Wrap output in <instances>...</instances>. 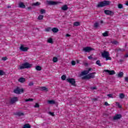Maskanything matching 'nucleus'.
Listing matches in <instances>:
<instances>
[{"label":"nucleus","mask_w":128,"mask_h":128,"mask_svg":"<svg viewBox=\"0 0 128 128\" xmlns=\"http://www.w3.org/2000/svg\"><path fill=\"white\" fill-rule=\"evenodd\" d=\"M110 0H104L100 2L97 5V8H104V6H110Z\"/></svg>","instance_id":"f257e3e1"},{"label":"nucleus","mask_w":128,"mask_h":128,"mask_svg":"<svg viewBox=\"0 0 128 128\" xmlns=\"http://www.w3.org/2000/svg\"><path fill=\"white\" fill-rule=\"evenodd\" d=\"M101 56L103 58H106V60H112V57L110 56V52L104 50L101 54Z\"/></svg>","instance_id":"f03ea898"},{"label":"nucleus","mask_w":128,"mask_h":128,"mask_svg":"<svg viewBox=\"0 0 128 128\" xmlns=\"http://www.w3.org/2000/svg\"><path fill=\"white\" fill-rule=\"evenodd\" d=\"M32 68V64H30L28 62H26L21 64L18 67V70H24V68Z\"/></svg>","instance_id":"7ed1b4c3"},{"label":"nucleus","mask_w":128,"mask_h":128,"mask_svg":"<svg viewBox=\"0 0 128 128\" xmlns=\"http://www.w3.org/2000/svg\"><path fill=\"white\" fill-rule=\"evenodd\" d=\"M96 72H94L92 73H90L83 77H82V80H90V78H94V74H96Z\"/></svg>","instance_id":"20e7f679"},{"label":"nucleus","mask_w":128,"mask_h":128,"mask_svg":"<svg viewBox=\"0 0 128 128\" xmlns=\"http://www.w3.org/2000/svg\"><path fill=\"white\" fill-rule=\"evenodd\" d=\"M66 81L74 86H76V80L74 78H68L66 79Z\"/></svg>","instance_id":"39448f33"},{"label":"nucleus","mask_w":128,"mask_h":128,"mask_svg":"<svg viewBox=\"0 0 128 128\" xmlns=\"http://www.w3.org/2000/svg\"><path fill=\"white\" fill-rule=\"evenodd\" d=\"M82 50L85 52H90L92 50H94V48H92V47L86 46L83 48Z\"/></svg>","instance_id":"423d86ee"},{"label":"nucleus","mask_w":128,"mask_h":128,"mask_svg":"<svg viewBox=\"0 0 128 128\" xmlns=\"http://www.w3.org/2000/svg\"><path fill=\"white\" fill-rule=\"evenodd\" d=\"M47 2L49 6H56L57 4H62V2L56 1H47Z\"/></svg>","instance_id":"0eeeda50"},{"label":"nucleus","mask_w":128,"mask_h":128,"mask_svg":"<svg viewBox=\"0 0 128 128\" xmlns=\"http://www.w3.org/2000/svg\"><path fill=\"white\" fill-rule=\"evenodd\" d=\"M14 94H20V92H24V89L23 88H17L15 90H14Z\"/></svg>","instance_id":"6e6552de"},{"label":"nucleus","mask_w":128,"mask_h":128,"mask_svg":"<svg viewBox=\"0 0 128 128\" xmlns=\"http://www.w3.org/2000/svg\"><path fill=\"white\" fill-rule=\"evenodd\" d=\"M104 13L106 16H114V12L110 10H104Z\"/></svg>","instance_id":"1a4fd4ad"},{"label":"nucleus","mask_w":128,"mask_h":128,"mask_svg":"<svg viewBox=\"0 0 128 128\" xmlns=\"http://www.w3.org/2000/svg\"><path fill=\"white\" fill-rule=\"evenodd\" d=\"M18 101V98L16 96H14L12 98H11L10 100V103L12 104H15V102H16Z\"/></svg>","instance_id":"9d476101"},{"label":"nucleus","mask_w":128,"mask_h":128,"mask_svg":"<svg viewBox=\"0 0 128 128\" xmlns=\"http://www.w3.org/2000/svg\"><path fill=\"white\" fill-rule=\"evenodd\" d=\"M105 72H108L110 76H114V74H116V72L114 70H104Z\"/></svg>","instance_id":"9b49d317"},{"label":"nucleus","mask_w":128,"mask_h":128,"mask_svg":"<svg viewBox=\"0 0 128 128\" xmlns=\"http://www.w3.org/2000/svg\"><path fill=\"white\" fill-rule=\"evenodd\" d=\"M20 50L21 52H28V47H25L24 45H21L20 47Z\"/></svg>","instance_id":"f8f14e48"},{"label":"nucleus","mask_w":128,"mask_h":128,"mask_svg":"<svg viewBox=\"0 0 128 128\" xmlns=\"http://www.w3.org/2000/svg\"><path fill=\"white\" fill-rule=\"evenodd\" d=\"M120 118H122V114H116V116H114L113 118V120H120Z\"/></svg>","instance_id":"ddd939ff"},{"label":"nucleus","mask_w":128,"mask_h":128,"mask_svg":"<svg viewBox=\"0 0 128 128\" xmlns=\"http://www.w3.org/2000/svg\"><path fill=\"white\" fill-rule=\"evenodd\" d=\"M61 10H68V7L67 4H64L61 8Z\"/></svg>","instance_id":"4468645a"},{"label":"nucleus","mask_w":128,"mask_h":128,"mask_svg":"<svg viewBox=\"0 0 128 128\" xmlns=\"http://www.w3.org/2000/svg\"><path fill=\"white\" fill-rule=\"evenodd\" d=\"M19 8H26V5L24 4L22 2H20L18 4Z\"/></svg>","instance_id":"2eb2a0df"},{"label":"nucleus","mask_w":128,"mask_h":128,"mask_svg":"<svg viewBox=\"0 0 128 128\" xmlns=\"http://www.w3.org/2000/svg\"><path fill=\"white\" fill-rule=\"evenodd\" d=\"M22 128H32V126L30 124H26L23 126V127Z\"/></svg>","instance_id":"dca6fc26"},{"label":"nucleus","mask_w":128,"mask_h":128,"mask_svg":"<svg viewBox=\"0 0 128 128\" xmlns=\"http://www.w3.org/2000/svg\"><path fill=\"white\" fill-rule=\"evenodd\" d=\"M19 82H26V78H20L18 79Z\"/></svg>","instance_id":"f3484780"},{"label":"nucleus","mask_w":128,"mask_h":128,"mask_svg":"<svg viewBox=\"0 0 128 128\" xmlns=\"http://www.w3.org/2000/svg\"><path fill=\"white\" fill-rule=\"evenodd\" d=\"M52 30L53 32L56 33V32H58V28H54L52 29Z\"/></svg>","instance_id":"a211bd4d"},{"label":"nucleus","mask_w":128,"mask_h":128,"mask_svg":"<svg viewBox=\"0 0 128 128\" xmlns=\"http://www.w3.org/2000/svg\"><path fill=\"white\" fill-rule=\"evenodd\" d=\"M16 116H24V114L22 112H17L15 114Z\"/></svg>","instance_id":"6ab92c4d"},{"label":"nucleus","mask_w":128,"mask_h":128,"mask_svg":"<svg viewBox=\"0 0 128 128\" xmlns=\"http://www.w3.org/2000/svg\"><path fill=\"white\" fill-rule=\"evenodd\" d=\"M124 76V72H120L118 74V78H122Z\"/></svg>","instance_id":"aec40b11"},{"label":"nucleus","mask_w":128,"mask_h":128,"mask_svg":"<svg viewBox=\"0 0 128 128\" xmlns=\"http://www.w3.org/2000/svg\"><path fill=\"white\" fill-rule=\"evenodd\" d=\"M40 90H42V91L45 90V92H48V88L46 87H44V86L40 87Z\"/></svg>","instance_id":"412c9836"},{"label":"nucleus","mask_w":128,"mask_h":128,"mask_svg":"<svg viewBox=\"0 0 128 128\" xmlns=\"http://www.w3.org/2000/svg\"><path fill=\"white\" fill-rule=\"evenodd\" d=\"M82 76H86V74H88V70H84L82 72Z\"/></svg>","instance_id":"4be33fe9"},{"label":"nucleus","mask_w":128,"mask_h":128,"mask_svg":"<svg viewBox=\"0 0 128 128\" xmlns=\"http://www.w3.org/2000/svg\"><path fill=\"white\" fill-rule=\"evenodd\" d=\"M48 102L49 104H56V102L54 100H48Z\"/></svg>","instance_id":"5701e85b"},{"label":"nucleus","mask_w":128,"mask_h":128,"mask_svg":"<svg viewBox=\"0 0 128 128\" xmlns=\"http://www.w3.org/2000/svg\"><path fill=\"white\" fill-rule=\"evenodd\" d=\"M74 26H80V23L78 22H76L74 23Z\"/></svg>","instance_id":"b1692460"},{"label":"nucleus","mask_w":128,"mask_h":128,"mask_svg":"<svg viewBox=\"0 0 128 128\" xmlns=\"http://www.w3.org/2000/svg\"><path fill=\"white\" fill-rule=\"evenodd\" d=\"M36 70L40 72L42 70V67L40 66H36Z\"/></svg>","instance_id":"393cba45"},{"label":"nucleus","mask_w":128,"mask_h":128,"mask_svg":"<svg viewBox=\"0 0 128 128\" xmlns=\"http://www.w3.org/2000/svg\"><path fill=\"white\" fill-rule=\"evenodd\" d=\"M58 58L56 57H54L52 58L53 62H58Z\"/></svg>","instance_id":"a878e982"},{"label":"nucleus","mask_w":128,"mask_h":128,"mask_svg":"<svg viewBox=\"0 0 128 128\" xmlns=\"http://www.w3.org/2000/svg\"><path fill=\"white\" fill-rule=\"evenodd\" d=\"M124 96H126L123 93H121L120 94V98L121 99L124 98Z\"/></svg>","instance_id":"bb28decb"},{"label":"nucleus","mask_w":128,"mask_h":128,"mask_svg":"<svg viewBox=\"0 0 128 128\" xmlns=\"http://www.w3.org/2000/svg\"><path fill=\"white\" fill-rule=\"evenodd\" d=\"M96 64H97L98 66H102V64L100 63V60H98L96 62Z\"/></svg>","instance_id":"cd10ccee"},{"label":"nucleus","mask_w":128,"mask_h":128,"mask_svg":"<svg viewBox=\"0 0 128 128\" xmlns=\"http://www.w3.org/2000/svg\"><path fill=\"white\" fill-rule=\"evenodd\" d=\"M102 35L104 37L108 36V32H105L102 33Z\"/></svg>","instance_id":"c85d7f7f"},{"label":"nucleus","mask_w":128,"mask_h":128,"mask_svg":"<svg viewBox=\"0 0 128 128\" xmlns=\"http://www.w3.org/2000/svg\"><path fill=\"white\" fill-rule=\"evenodd\" d=\"M46 32H48L52 30V28L48 27L45 29Z\"/></svg>","instance_id":"c756f323"},{"label":"nucleus","mask_w":128,"mask_h":128,"mask_svg":"<svg viewBox=\"0 0 128 128\" xmlns=\"http://www.w3.org/2000/svg\"><path fill=\"white\" fill-rule=\"evenodd\" d=\"M40 12L42 14H46V10L44 9H41L40 10Z\"/></svg>","instance_id":"7c9ffc66"},{"label":"nucleus","mask_w":128,"mask_h":128,"mask_svg":"<svg viewBox=\"0 0 128 128\" xmlns=\"http://www.w3.org/2000/svg\"><path fill=\"white\" fill-rule=\"evenodd\" d=\"M48 42L49 44H52L53 42L52 38H50L49 39H48Z\"/></svg>","instance_id":"2f4dec72"},{"label":"nucleus","mask_w":128,"mask_h":128,"mask_svg":"<svg viewBox=\"0 0 128 128\" xmlns=\"http://www.w3.org/2000/svg\"><path fill=\"white\" fill-rule=\"evenodd\" d=\"M44 18V16L42 15H40L38 16V20H42Z\"/></svg>","instance_id":"473e14b6"},{"label":"nucleus","mask_w":128,"mask_h":128,"mask_svg":"<svg viewBox=\"0 0 128 128\" xmlns=\"http://www.w3.org/2000/svg\"><path fill=\"white\" fill-rule=\"evenodd\" d=\"M61 78L62 80H66V75H62L61 76Z\"/></svg>","instance_id":"72a5a7b5"},{"label":"nucleus","mask_w":128,"mask_h":128,"mask_svg":"<svg viewBox=\"0 0 128 128\" xmlns=\"http://www.w3.org/2000/svg\"><path fill=\"white\" fill-rule=\"evenodd\" d=\"M118 52H124L126 50H124V48H119L118 49Z\"/></svg>","instance_id":"f704fd0d"},{"label":"nucleus","mask_w":128,"mask_h":128,"mask_svg":"<svg viewBox=\"0 0 128 128\" xmlns=\"http://www.w3.org/2000/svg\"><path fill=\"white\" fill-rule=\"evenodd\" d=\"M33 100H34V99L29 98L28 99H26L25 100V102H32Z\"/></svg>","instance_id":"c9c22d12"},{"label":"nucleus","mask_w":128,"mask_h":128,"mask_svg":"<svg viewBox=\"0 0 128 128\" xmlns=\"http://www.w3.org/2000/svg\"><path fill=\"white\" fill-rule=\"evenodd\" d=\"M34 108H40V104H38V103H36L35 105L34 106Z\"/></svg>","instance_id":"e433bc0d"},{"label":"nucleus","mask_w":128,"mask_h":128,"mask_svg":"<svg viewBox=\"0 0 128 128\" xmlns=\"http://www.w3.org/2000/svg\"><path fill=\"white\" fill-rule=\"evenodd\" d=\"M116 104L117 106H118V107L120 108H122V106H120V103L118 102H116Z\"/></svg>","instance_id":"4c0bfd02"},{"label":"nucleus","mask_w":128,"mask_h":128,"mask_svg":"<svg viewBox=\"0 0 128 128\" xmlns=\"http://www.w3.org/2000/svg\"><path fill=\"white\" fill-rule=\"evenodd\" d=\"M8 58L7 57H2V60H4V62L7 60Z\"/></svg>","instance_id":"58836bf2"},{"label":"nucleus","mask_w":128,"mask_h":128,"mask_svg":"<svg viewBox=\"0 0 128 128\" xmlns=\"http://www.w3.org/2000/svg\"><path fill=\"white\" fill-rule=\"evenodd\" d=\"M94 28H98V22H96L94 24Z\"/></svg>","instance_id":"ea45409f"},{"label":"nucleus","mask_w":128,"mask_h":128,"mask_svg":"<svg viewBox=\"0 0 128 128\" xmlns=\"http://www.w3.org/2000/svg\"><path fill=\"white\" fill-rule=\"evenodd\" d=\"M4 71H2V70H0V76H4Z\"/></svg>","instance_id":"a19ab883"},{"label":"nucleus","mask_w":128,"mask_h":128,"mask_svg":"<svg viewBox=\"0 0 128 128\" xmlns=\"http://www.w3.org/2000/svg\"><path fill=\"white\" fill-rule=\"evenodd\" d=\"M71 64H72V66H76V61H74V60L72 61Z\"/></svg>","instance_id":"79ce46f5"},{"label":"nucleus","mask_w":128,"mask_h":128,"mask_svg":"<svg viewBox=\"0 0 128 128\" xmlns=\"http://www.w3.org/2000/svg\"><path fill=\"white\" fill-rule=\"evenodd\" d=\"M28 86H34V82H30L28 84Z\"/></svg>","instance_id":"37998d69"},{"label":"nucleus","mask_w":128,"mask_h":128,"mask_svg":"<svg viewBox=\"0 0 128 128\" xmlns=\"http://www.w3.org/2000/svg\"><path fill=\"white\" fill-rule=\"evenodd\" d=\"M118 8H123L122 5V4H118Z\"/></svg>","instance_id":"c03bdc74"},{"label":"nucleus","mask_w":128,"mask_h":128,"mask_svg":"<svg viewBox=\"0 0 128 128\" xmlns=\"http://www.w3.org/2000/svg\"><path fill=\"white\" fill-rule=\"evenodd\" d=\"M108 96V98H112L114 97L112 96V94H108L107 95Z\"/></svg>","instance_id":"a18cd8bd"},{"label":"nucleus","mask_w":128,"mask_h":128,"mask_svg":"<svg viewBox=\"0 0 128 128\" xmlns=\"http://www.w3.org/2000/svg\"><path fill=\"white\" fill-rule=\"evenodd\" d=\"M49 114H50V116H54V112H50Z\"/></svg>","instance_id":"49530a36"},{"label":"nucleus","mask_w":128,"mask_h":128,"mask_svg":"<svg viewBox=\"0 0 128 128\" xmlns=\"http://www.w3.org/2000/svg\"><path fill=\"white\" fill-rule=\"evenodd\" d=\"M40 4L38 2H36L35 4H34V6H40Z\"/></svg>","instance_id":"de8ad7c7"},{"label":"nucleus","mask_w":128,"mask_h":128,"mask_svg":"<svg viewBox=\"0 0 128 128\" xmlns=\"http://www.w3.org/2000/svg\"><path fill=\"white\" fill-rule=\"evenodd\" d=\"M90 70H92V68H89L88 69V70H87V72H88V73H89L90 72Z\"/></svg>","instance_id":"09e8293b"},{"label":"nucleus","mask_w":128,"mask_h":128,"mask_svg":"<svg viewBox=\"0 0 128 128\" xmlns=\"http://www.w3.org/2000/svg\"><path fill=\"white\" fill-rule=\"evenodd\" d=\"M124 80H125V82H128V76L125 77Z\"/></svg>","instance_id":"8fccbe9b"},{"label":"nucleus","mask_w":128,"mask_h":128,"mask_svg":"<svg viewBox=\"0 0 128 128\" xmlns=\"http://www.w3.org/2000/svg\"><path fill=\"white\" fill-rule=\"evenodd\" d=\"M104 106H110V104H108V102H106L104 103Z\"/></svg>","instance_id":"3c124183"},{"label":"nucleus","mask_w":128,"mask_h":128,"mask_svg":"<svg viewBox=\"0 0 128 128\" xmlns=\"http://www.w3.org/2000/svg\"><path fill=\"white\" fill-rule=\"evenodd\" d=\"M27 10H32V7L31 6L28 7Z\"/></svg>","instance_id":"603ef678"},{"label":"nucleus","mask_w":128,"mask_h":128,"mask_svg":"<svg viewBox=\"0 0 128 128\" xmlns=\"http://www.w3.org/2000/svg\"><path fill=\"white\" fill-rule=\"evenodd\" d=\"M88 60H92V56H88Z\"/></svg>","instance_id":"864d4df0"},{"label":"nucleus","mask_w":128,"mask_h":128,"mask_svg":"<svg viewBox=\"0 0 128 128\" xmlns=\"http://www.w3.org/2000/svg\"><path fill=\"white\" fill-rule=\"evenodd\" d=\"M113 44H118V41L116 40L114 41Z\"/></svg>","instance_id":"5fc2aeb1"},{"label":"nucleus","mask_w":128,"mask_h":128,"mask_svg":"<svg viewBox=\"0 0 128 128\" xmlns=\"http://www.w3.org/2000/svg\"><path fill=\"white\" fill-rule=\"evenodd\" d=\"M91 90H96V86L92 87V88H91Z\"/></svg>","instance_id":"6e6d98bb"},{"label":"nucleus","mask_w":128,"mask_h":128,"mask_svg":"<svg viewBox=\"0 0 128 128\" xmlns=\"http://www.w3.org/2000/svg\"><path fill=\"white\" fill-rule=\"evenodd\" d=\"M124 56V58H128V53L126 54Z\"/></svg>","instance_id":"4d7b16f0"},{"label":"nucleus","mask_w":128,"mask_h":128,"mask_svg":"<svg viewBox=\"0 0 128 128\" xmlns=\"http://www.w3.org/2000/svg\"><path fill=\"white\" fill-rule=\"evenodd\" d=\"M66 36L68 38L69 36H70V34H66Z\"/></svg>","instance_id":"13d9d810"},{"label":"nucleus","mask_w":128,"mask_h":128,"mask_svg":"<svg viewBox=\"0 0 128 128\" xmlns=\"http://www.w3.org/2000/svg\"><path fill=\"white\" fill-rule=\"evenodd\" d=\"M120 62H124V60L120 59Z\"/></svg>","instance_id":"bf43d9fd"},{"label":"nucleus","mask_w":128,"mask_h":128,"mask_svg":"<svg viewBox=\"0 0 128 128\" xmlns=\"http://www.w3.org/2000/svg\"><path fill=\"white\" fill-rule=\"evenodd\" d=\"M100 24H104V21L101 20V21H100Z\"/></svg>","instance_id":"052dcab7"},{"label":"nucleus","mask_w":128,"mask_h":128,"mask_svg":"<svg viewBox=\"0 0 128 128\" xmlns=\"http://www.w3.org/2000/svg\"><path fill=\"white\" fill-rule=\"evenodd\" d=\"M126 6H128V2H126Z\"/></svg>","instance_id":"680f3d73"},{"label":"nucleus","mask_w":128,"mask_h":128,"mask_svg":"<svg viewBox=\"0 0 128 128\" xmlns=\"http://www.w3.org/2000/svg\"><path fill=\"white\" fill-rule=\"evenodd\" d=\"M76 62H77V64H78L80 61L78 60H77Z\"/></svg>","instance_id":"e2e57ef3"},{"label":"nucleus","mask_w":128,"mask_h":128,"mask_svg":"<svg viewBox=\"0 0 128 128\" xmlns=\"http://www.w3.org/2000/svg\"><path fill=\"white\" fill-rule=\"evenodd\" d=\"M8 8H10V6H8Z\"/></svg>","instance_id":"0e129e2a"},{"label":"nucleus","mask_w":128,"mask_h":128,"mask_svg":"<svg viewBox=\"0 0 128 128\" xmlns=\"http://www.w3.org/2000/svg\"><path fill=\"white\" fill-rule=\"evenodd\" d=\"M86 64L88 65V63H86Z\"/></svg>","instance_id":"69168bd1"}]
</instances>
